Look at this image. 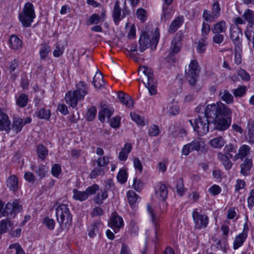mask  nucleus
Wrapping results in <instances>:
<instances>
[{
  "mask_svg": "<svg viewBox=\"0 0 254 254\" xmlns=\"http://www.w3.org/2000/svg\"><path fill=\"white\" fill-rule=\"evenodd\" d=\"M217 157L227 170H230L233 165V163L229 159V157L227 155L218 152L217 153Z\"/></svg>",
  "mask_w": 254,
  "mask_h": 254,
  "instance_id": "393cba45",
  "label": "nucleus"
},
{
  "mask_svg": "<svg viewBox=\"0 0 254 254\" xmlns=\"http://www.w3.org/2000/svg\"><path fill=\"white\" fill-rule=\"evenodd\" d=\"M192 216L195 228L201 229L206 227L208 221V218L206 215L200 214L197 209H195L192 211Z\"/></svg>",
  "mask_w": 254,
  "mask_h": 254,
  "instance_id": "0eeeda50",
  "label": "nucleus"
},
{
  "mask_svg": "<svg viewBox=\"0 0 254 254\" xmlns=\"http://www.w3.org/2000/svg\"><path fill=\"white\" fill-rule=\"evenodd\" d=\"M191 151L195 150L200 153H205L207 151V147L204 142L201 138H197L189 143Z\"/></svg>",
  "mask_w": 254,
  "mask_h": 254,
  "instance_id": "ddd939ff",
  "label": "nucleus"
},
{
  "mask_svg": "<svg viewBox=\"0 0 254 254\" xmlns=\"http://www.w3.org/2000/svg\"><path fill=\"white\" fill-rule=\"evenodd\" d=\"M226 22L224 20H221L213 25L212 31L213 34H218V33L224 34L226 32Z\"/></svg>",
  "mask_w": 254,
  "mask_h": 254,
  "instance_id": "a878e982",
  "label": "nucleus"
},
{
  "mask_svg": "<svg viewBox=\"0 0 254 254\" xmlns=\"http://www.w3.org/2000/svg\"><path fill=\"white\" fill-rule=\"evenodd\" d=\"M108 196V191L106 189L103 190H101L100 192H98L95 196L94 201L97 204H102L103 200L106 199Z\"/></svg>",
  "mask_w": 254,
  "mask_h": 254,
  "instance_id": "72a5a7b5",
  "label": "nucleus"
},
{
  "mask_svg": "<svg viewBox=\"0 0 254 254\" xmlns=\"http://www.w3.org/2000/svg\"><path fill=\"white\" fill-rule=\"evenodd\" d=\"M100 17L97 14H92L87 21L88 25H92L94 24H98L100 21Z\"/></svg>",
  "mask_w": 254,
  "mask_h": 254,
  "instance_id": "052dcab7",
  "label": "nucleus"
},
{
  "mask_svg": "<svg viewBox=\"0 0 254 254\" xmlns=\"http://www.w3.org/2000/svg\"><path fill=\"white\" fill-rule=\"evenodd\" d=\"M34 5L30 2H26L22 11L19 14V19L25 27H30L31 23L35 18Z\"/></svg>",
  "mask_w": 254,
  "mask_h": 254,
  "instance_id": "20e7f679",
  "label": "nucleus"
},
{
  "mask_svg": "<svg viewBox=\"0 0 254 254\" xmlns=\"http://www.w3.org/2000/svg\"><path fill=\"white\" fill-rule=\"evenodd\" d=\"M73 198L75 200L82 201L86 200L88 198L85 191H81L76 189H73Z\"/></svg>",
  "mask_w": 254,
  "mask_h": 254,
  "instance_id": "58836bf2",
  "label": "nucleus"
},
{
  "mask_svg": "<svg viewBox=\"0 0 254 254\" xmlns=\"http://www.w3.org/2000/svg\"><path fill=\"white\" fill-rule=\"evenodd\" d=\"M13 225L12 221L9 218H5L0 221V233L4 234L9 229L12 230Z\"/></svg>",
  "mask_w": 254,
  "mask_h": 254,
  "instance_id": "5701e85b",
  "label": "nucleus"
},
{
  "mask_svg": "<svg viewBox=\"0 0 254 254\" xmlns=\"http://www.w3.org/2000/svg\"><path fill=\"white\" fill-rule=\"evenodd\" d=\"M112 112L109 109H108L107 108H104L99 113V120L101 122H104L105 119V117H107V118L109 119L112 115Z\"/></svg>",
  "mask_w": 254,
  "mask_h": 254,
  "instance_id": "37998d69",
  "label": "nucleus"
},
{
  "mask_svg": "<svg viewBox=\"0 0 254 254\" xmlns=\"http://www.w3.org/2000/svg\"><path fill=\"white\" fill-rule=\"evenodd\" d=\"M136 15L137 18L142 22H144L147 18L146 11L143 8H139L137 10Z\"/></svg>",
  "mask_w": 254,
  "mask_h": 254,
  "instance_id": "338daca9",
  "label": "nucleus"
},
{
  "mask_svg": "<svg viewBox=\"0 0 254 254\" xmlns=\"http://www.w3.org/2000/svg\"><path fill=\"white\" fill-rule=\"evenodd\" d=\"M22 205L19 204V200H15L12 203L8 202L2 211L3 216L10 215L14 217L15 215L21 211Z\"/></svg>",
  "mask_w": 254,
  "mask_h": 254,
  "instance_id": "6e6552de",
  "label": "nucleus"
},
{
  "mask_svg": "<svg viewBox=\"0 0 254 254\" xmlns=\"http://www.w3.org/2000/svg\"><path fill=\"white\" fill-rule=\"evenodd\" d=\"M127 199L130 205L132 207L137 199V195L132 190L128 191L127 194Z\"/></svg>",
  "mask_w": 254,
  "mask_h": 254,
  "instance_id": "09e8293b",
  "label": "nucleus"
},
{
  "mask_svg": "<svg viewBox=\"0 0 254 254\" xmlns=\"http://www.w3.org/2000/svg\"><path fill=\"white\" fill-rule=\"evenodd\" d=\"M32 119L30 117H27L24 119L14 118L12 122V128L16 133L20 132L23 126L31 122Z\"/></svg>",
  "mask_w": 254,
  "mask_h": 254,
  "instance_id": "f8f14e48",
  "label": "nucleus"
},
{
  "mask_svg": "<svg viewBox=\"0 0 254 254\" xmlns=\"http://www.w3.org/2000/svg\"><path fill=\"white\" fill-rule=\"evenodd\" d=\"M243 34L241 28L237 27H231L230 38L235 47L242 46L241 38Z\"/></svg>",
  "mask_w": 254,
  "mask_h": 254,
  "instance_id": "9d476101",
  "label": "nucleus"
},
{
  "mask_svg": "<svg viewBox=\"0 0 254 254\" xmlns=\"http://www.w3.org/2000/svg\"><path fill=\"white\" fill-rule=\"evenodd\" d=\"M198 63L196 60L190 62L188 69L186 70V77L191 86H194L196 81L198 75Z\"/></svg>",
  "mask_w": 254,
  "mask_h": 254,
  "instance_id": "423d86ee",
  "label": "nucleus"
},
{
  "mask_svg": "<svg viewBox=\"0 0 254 254\" xmlns=\"http://www.w3.org/2000/svg\"><path fill=\"white\" fill-rule=\"evenodd\" d=\"M159 133V127L155 125L151 126L148 128V134L150 136H156Z\"/></svg>",
  "mask_w": 254,
  "mask_h": 254,
  "instance_id": "680f3d73",
  "label": "nucleus"
},
{
  "mask_svg": "<svg viewBox=\"0 0 254 254\" xmlns=\"http://www.w3.org/2000/svg\"><path fill=\"white\" fill-rule=\"evenodd\" d=\"M191 125L193 126L194 130L196 131L200 136L206 134L209 131V122L206 116H198L196 118L193 124L191 121H190Z\"/></svg>",
  "mask_w": 254,
  "mask_h": 254,
  "instance_id": "39448f33",
  "label": "nucleus"
},
{
  "mask_svg": "<svg viewBox=\"0 0 254 254\" xmlns=\"http://www.w3.org/2000/svg\"><path fill=\"white\" fill-rule=\"evenodd\" d=\"M130 117L132 120L134 121L137 124L140 126H143L144 125V121L143 118L139 116L138 115L134 113H131Z\"/></svg>",
  "mask_w": 254,
  "mask_h": 254,
  "instance_id": "13d9d810",
  "label": "nucleus"
},
{
  "mask_svg": "<svg viewBox=\"0 0 254 254\" xmlns=\"http://www.w3.org/2000/svg\"><path fill=\"white\" fill-rule=\"evenodd\" d=\"M113 16L116 23H118L121 19V9L120 7L119 1L118 0L115 3L113 12Z\"/></svg>",
  "mask_w": 254,
  "mask_h": 254,
  "instance_id": "f704fd0d",
  "label": "nucleus"
},
{
  "mask_svg": "<svg viewBox=\"0 0 254 254\" xmlns=\"http://www.w3.org/2000/svg\"><path fill=\"white\" fill-rule=\"evenodd\" d=\"M50 51L51 48L48 45L45 44L42 45L40 50V55L41 59L42 60H45Z\"/></svg>",
  "mask_w": 254,
  "mask_h": 254,
  "instance_id": "3c124183",
  "label": "nucleus"
},
{
  "mask_svg": "<svg viewBox=\"0 0 254 254\" xmlns=\"http://www.w3.org/2000/svg\"><path fill=\"white\" fill-rule=\"evenodd\" d=\"M248 129L249 143L253 144L254 143V121L249 120L248 123Z\"/></svg>",
  "mask_w": 254,
  "mask_h": 254,
  "instance_id": "c9c22d12",
  "label": "nucleus"
},
{
  "mask_svg": "<svg viewBox=\"0 0 254 254\" xmlns=\"http://www.w3.org/2000/svg\"><path fill=\"white\" fill-rule=\"evenodd\" d=\"M97 110L95 107H91L86 113V118L88 121H92L95 117Z\"/></svg>",
  "mask_w": 254,
  "mask_h": 254,
  "instance_id": "6e6d98bb",
  "label": "nucleus"
},
{
  "mask_svg": "<svg viewBox=\"0 0 254 254\" xmlns=\"http://www.w3.org/2000/svg\"><path fill=\"white\" fill-rule=\"evenodd\" d=\"M93 163L94 164L96 163L98 167L105 168V167L109 163V158L108 157L106 156L99 157L97 159L93 161Z\"/></svg>",
  "mask_w": 254,
  "mask_h": 254,
  "instance_id": "79ce46f5",
  "label": "nucleus"
},
{
  "mask_svg": "<svg viewBox=\"0 0 254 254\" xmlns=\"http://www.w3.org/2000/svg\"><path fill=\"white\" fill-rule=\"evenodd\" d=\"M43 223L50 230H53L55 227V221L53 219L49 218H45L43 220Z\"/></svg>",
  "mask_w": 254,
  "mask_h": 254,
  "instance_id": "e2e57ef3",
  "label": "nucleus"
},
{
  "mask_svg": "<svg viewBox=\"0 0 254 254\" xmlns=\"http://www.w3.org/2000/svg\"><path fill=\"white\" fill-rule=\"evenodd\" d=\"M37 117L41 119L48 120L50 117V112L49 110L41 108L36 112Z\"/></svg>",
  "mask_w": 254,
  "mask_h": 254,
  "instance_id": "49530a36",
  "label": "nucleus"
},
{
  "mask_svg": "<svg viewBox=\"0 0 254 254\" xmlns=\"http://www.w3.org/2000/svg\"><path fill=\"white\" fill-rule=\"evenodd\" d=\"M184 22V17L179 15L171 23L168 32L170 33H175Z\"/></svg>",
  "mask_w": 254,
  "mask_h": 254,
  "instance_id": "412c9836",
  "label": "nucleus"
},
{
  "mask_svg": "<svg viewBox=\"0 0 254 254\" xmlns=\"http://www.w3.org/2000/svg\"><path fill=\"white\" fill-rule=\"evenodd\" d=\"M224 154L227 155L230 158H233V155L231 153H236L237 148L233 144L230 143L226 145L223 149Z\"/></svg>",
  "mask_w": 254,
  "mask_h": 254,
  "instance_id": "a18cd8bd",
  "label": "nucleus"
},
{
  "mask_svg": "<svg viewBox=\"0 0 254 254\" xmlns=\"http://www.w3.org/2000/svg\"><path fill=\"white\" fill-rule=\"evenodd\" d=\"M62 172L61 166L59 164H55L51 169V173L53 176L58 178Z\"/></svg>",
  "mask_w": 254,
  "mask_h": 254,
  "instance_id": "5fc2aeb1",
  "label": "nucleus"
},
{
  "mask_svg": "<svg viewBox=\"0 0 254 254\" xmlns=\"http://www.w3.org/2000/svg\"><path fill=\"white\" fill-rule=\"evenodd\" d=\"M28 100V95L25 93H21L16 98V105L20 108H24L27 106Z\"/></svg>",
  "mask_w": 254,
  "mask_h": 254,
  "instance_id": "2f4dec72",
  "label": "nucleus"
},
{
  "mask_svg": "<svg viewBox=\"0 0 254 254\" xmlns=\"http://www.w3.org/2000/svg\"><path fill=\"white\" fill-rule=\"evenodd\" d=\"M118 97L120 102L126 105L127 107L130 108L133 107V101L130 96L126 94L122 91H119L118 93Z\"/></svg>",
  "mask_w": 254,
  "mask_h": 254,
  "instance_id": "6ab92c4d",
  "label": "nucleus"
},
{
  "mask_svg": "<svg viewBox=\"0 0 254 254\" xmlns=\"http://www.w3.org/2000/svg\"><path fill=\"white\" fill-rule=\"evenodd\" d=\"M231 114V110L227 106L222 103H217L206 106L204 116L207 119L212 118L214 121L219 116H229Z\"/></svg>",
  "mask_w": 254,
  "mask_h": 254,
  "instance_id": "f03ea898",
  "label": "nucleus"
},
{
  "mask_svg": "<svg viewBox=\"0 0 254 254\" xmlns=\"http://www.w3.org/2000/svg\"><path fill=\"white\" fill-rule=\"evenodd\" d=\"M106 168L98 167L93 169L90 173V176L91 179H95L98 176H103L105 173Z\"/></svg>",
  "mask_w": 254,
  "mask_h": 254,
  "instance_id": "a19ab883",
  "label": "nucleus"
},
{
  "mask_svg": "<svg viewBox=\"0 0 254 254\" xmlns=\"http://www.w3.org/2000/svg\"><path fill=\"white\" fill-rule=\"evenodd\" d=\"M225 143V140L221 136L212 138L209 142V144L213 148H221Z\"/></svg>",
  "mask_w": 254,
  "mask_h": 254,
  "instance_id": "cd10ccee",
  "label": "nucleus"
},
{
  "mask_svg": "<svg viewBox=\"0 0 254 254\" xmlns=\"http://www.w3.org/2000/svg\"><path fill=\"white\" fill-rule=\"evenodd\" d=\"M138 72L140 74H143L147 77V80L153 78L152 70L145 66H141L139 67Z\"/></svg>",
  "mask_w": 254,
  "mask_h": 254,
  "instance_id": "c03bdc74",
  "label": "nucleus"
},
{
  "mask_svg": "<svg viewBox=\"0 0 254 254\" xmlns=\"http://www.w3.org/2000/svg\"><path fill=\"white\" fill-rule=\"evenodd\" d=\"M220 6L218 3V2L216 1L214 2V3L212 5V14L211 16L213 18H218L220 15Z\"/></svg>",
  "mask_w": 254,
  "mask_h": 254,
  "instance_id": "8fccbe9b",
  "label": "nucleus"
},
{
  "mask_svg": "<svg viewBox=\"0 0 254 254\" xmlns=\"http://www.w3.org/2000/svg\"><path fill=\"white\" fill-rule=\"evenodd\" d=\"M117 179L121 184H124L126 182L127 178V174L125 170L122 169L118 173Z\"/></svg>",
  "mask_w": 254,
  "mask_h": 254,
  "instance_id": "864d4df0",
  "label": "nucleus"
},
{
  "mask_svg": "<svg viewBox=\"0 0 254 254\" xmlns=\"http://www.w3.org/2000/svg\"><path fill=\"white\" fill-rule=\"evenodd\" d=\"M11 122L8 115L0 108V130L9 132Z\"/></svg>",
  "mask_w": 254,
  "mask_h": 254,
  "instance_id": "4468645a",
  "label": "nucleus"
},
{
  "mask_svg": "<svg viewBox=\"0 0 254 254\" xmlns=\"http://www.w3.org/2000/svg\"><path fill=\"white\" fill-rule=\"evenodd\" d=\"M246 91L247 89L245 86H241L239 88L234 89L233 93L235 97H242L245 94Z\"/></svg>",
  "mask_w": 254,
  "mask_h": 254,
  "instance_id": "4d7b16f0",
  "label": "nucleus"
},
{
  "mask_svg": "<svg viewBox=\"0 0 254 254\" xmlns=\"http://www.w3.org/2000/svg\"><path fill=\"white\" fill-rule=\"evenodd\" d=\"M248 206L250 209H252L254 206V189L252 190L250 192V195L248 197Z\"/></svg>",
  "mask_w": 254,
  "mask_h": 254,
  "instance_id": "774afa93",
  "label": "nucleus"
},
{
  "mask_svg": "<svg viewBox=\"0 0 254 254\" xmlns=\"http://www.w3.org/2000/svg\"><path fill=\"white\" fill-rule=\"evenodd\" d=\"M219 96L220 99L227 104H232L234 102L233 96L227 90H221L219 92Z\"/></svg>",
  "mask_w": 254,
  "mask_h": 254,
  "instance_id": "c85d7f7f",
  "label": "nucleus"
},
{
  "mask_svg": "<svg viewBox=\"0 0 254 254\" xmlns=\"http://www.w3.org/2000/svg\"><path fill=\"white\" fill-rule=\"evenodd\" d=\"M249 229L246 224L244 225V230L242 233L239 234L235 239L233 243V248L234 250H237L241 246H242L247 238V232Z\"/></svg>",
  "mask_w": 254,
  "mask_h": 254,
  "instance_id": "dca6fc26",
  "label": "nucleus"
},
{
  "mask_svg": "<svg viewBox=\"0 0 254 254\" xmlns=\"http://www.w3.org/2000/svg\"><path fill=\"white\" fill-rule=\"evenodd\" d=\"M250 147L247 145L244 144L241 146L239 149L238 152L234 156L233 160L237 161L238 159L242 160L250 154Z\"/></svg>",
  "mask_w": 254,
  "mask_h": 254,
  "instance_id": "a211bd4d",
  "label": "nucleus"
},
{
  "mask_svg": "<svg viewBox=\"0 0 254 254\" xmlns=\"http://www.w3.org/2000/svg\"><path fill=\"white\" fill-rule=\"evenodd\" d=\"M165 4L163 5V14L162 18L168 19L170 17L171 9L169 8L168 6L172 2L173 0H163Z\"/></svg>",
  "mask_w": 254,
  "mask_h": 254,
  "instance_id": "4c0bfd02",
  "label": "nucleus"
},
{
  "mask_svg": "<svg viewBox=\"0 0 254 254\" xmlns=\"http://www.w3.org/2000/svg\"><path fill=\"white\" fill-rule=\"evenodd\" d=\"M253 167V161L251 159L246 158L240 164V173L244 176H247L250 174Z\"/></svg>",
  "mask_w": 254,
  "mask_h": 254,
  "instance_id": "f3484780",
  "label": "nucleus"
},
{
  "mask_svg": "<svg viewBox=\"0 0 254 254\" xmlns=\"http://www.w3.org/2000/svg\"><path fill=\"white\" fill-rule=\"evenodd\" d=\"M144 84L151 95H155L156 93V84L153 78L148 79L146 84L145 83Z\"/></svg>",
  "mask_w": 254,
  "mask_h": 254,
  "instance_id": "ea45409f",
  "label": "nucleus"
},
{
  "mask_svg": "<svg viewBox=\"0 0 254 254\" xmlns=\"http://www.w3.org/2000/svg\"><path fill=\"white\" fill-rule=\"evenodd\" d=\"M155 192L157 197L162 200H164L168 195V189L165 185L163 184L159 185Z\"/></svg>",
  "mask_w": 254,
  "mask_h": 254,
  "instance_id": "bb28decb",
  "label": "nucleus"
},
{
  "mask_svg": "<svg viewBox=\"0 0 254 254\" xmlns=\"http://www.w3.org/2000/svg\"><path fill=\"white\" fill-rule=\"evenodd\" d=\"M76 89L74 91L84 99L88 93L87 84L84 81H80L76 84Z\"/></svg>",
  "mask_w": 254,
  "mask_h": 254,
  "instance_id": "b1692460",
  "label": "nucleus"
},
{
  "mask_svg": "<svg viewBox=\"0 0 254 254\" xmlns=\"http://www.w3.org/2000/svg\"><path fill=\"white\" fill-rule=\"evenodd\" d=\"M231 118H217L214 120V128L219 130H224L227 129L230 126Z\"/></svg>",
  "mask_w": 254,
  "mask_h": 254,
  "instance_id": "2eb2a0df",
  "label": "nucleus"
},
{
  "mask_svg": "<svg viewBox=\"0 0 254 254\" xmlns=\"http://www.w3.org/2000/svg\"><path fill=\"white\" fill-rule=\"evenodd\" d=\"M98 224L99 222H95L93 223L91 225L90 228L89 229L88 232V235L89 237H93L96 235V233L98 232Z\"/></svg>",
  "mask_w": 254,
  "mask_h": 254,
  "instance_id": "bf43d9fd",
  "label": "nucleus"
},
{
  "mask_svg": "<svg viewBox=\"0 0 254 254\" xmlns=\"http://www.w3.org/2000/svg\"><path fill=\"white\" fill-rule=\"evenodd\" d=\"M36 152L38 157L42 160H45L48 154V150L42 144H39L38 145Z\"/></svg>",
  "mask_w": 254,
  "mask_h": 254,
  "instance_id": "e433bc0d",
  "label": "nucleus"
},
{
  "mask_svg": "<svg viewBox=\"0 0 254 254\" xmlns=\"http://www.w3.org/2000/svg\"><path fill=\"white\" fill-rule=\"evenodd\" d=\"M159 29L157 28L155 29L151 40L150 39L146 32H142L139 40L140 51L141 52L144 51L148 47V45H150L152 49H156L159 40Z\"/></svg>",
  "mask_w": 254,
  "mask_h": 254,
  "instance_id": "7ed1b4c3",
  "label": "nucleus"
},
{
  "mask_svg": "<svg viewBox=\"0 0 254 254\" xmlns=\"http://www.w3.org/2000/svg\"><path fill=\"white\" fill-rule=\"evenodd\" d=\"M99 189V186L97 184H93L91 186L88 187L85 190L87 196L95 194L96 191Z\"/></svg>",
  "mask_w": 254,
  "mask_h": 254,
  "instance_id": "0e129e2a",
  "label": "nucleus"
},
{
  "mask_svg": "<svg viewBox=\"0 0 254 254\" xmlns=\"http://www.w3.org/2000/svg\"><path fill=\"white\" fill-rule=\"evenodd\" d=\"M8 188L12 191L16 190L18 188V180L15 175H11L6 181Z\"/></svg>",
  "mask_w": 254,
  "mask_h": 254,
  "instance_id": "473e14b6",
  "label": "nucleus"
},
{
  "mask_svg": "<svg viewBox=\"0 0 254 254\" xmlns=\"http://www.w3.org/2000/svg\"><path fill=\"white\" fill-rule=\"evenodd\" d=\"M10 47L14 50H18L22 47V41L16 35H12L9 39Z\"/></svg>",
  "mask_w": 254,
  "mask_h": 254,
  "instance_id": "7c9ffc66",
  "label": "nucleus"
},
{
  "mask_svg": "<svg viewBox=\"0 0 254 254\" xmlns=\"http://www.w3.org/2000/svg\"><path fill=\"white\" fill-rule=\"evenodd\" d=\"M93 83L94 87L97 89H101L105 85L103 75L98 70L93 77Z\"/></svg>",
  "mask_w": 254,
  "mask_h": 254,
  "instance_id": "4be33fe9",
  "label": "nucleus"
},
{
  "mask_svg": "<svg viewBox=\"0 0 254 254\" xmlns=\"http://www.w3.org/2000/svg\"><path fill=\"white\" fill-rule=\"evenodd\" d=\"M207 38L204 37L203 38L200 39L198 41L197 46V51L200 53H203L206 50V46H207L206 42Z\"/></svg>",
  "mask_w": 254,
  "mask_h": 254,
  "instance_id": "de8ad7c7",
  "label": "nucleus"
},
{
  "mask_svg": "<svg viewBox=\"0 0 254 254\" xmlns=\"http://www.w3.org/2000/svg\"><path fill=\"white\" fill-rule=\"evenodd\" d=\"M83 99L81 95H79L74 91H68L66 93L65 96V100L66 104L73 108L76 107L78 101Z\"/></svg>",
  "mask_w": 254,
  "mask_h": 254,
  "instance_id": "9b49d317",
  "label": "nucleus"
},
{
  "mask_svg": "<svg viewBox=\"0 0 254 254\" xmlns=\"http://www.w3.org/2000/svg\"><path fill=\"white\" fill-rule=\"evenodd\" d=\"M57 220L60 227L68 229L72 223V215L68 206L66 204H60L56 208Z\"/></svg>",
  "mask_w": 254,
  "mask_h": 254,
  "instance_id": "f257e3e1",
  "label": "nucleus"
},
{
  "mask_svg": "<svg viewBox=\"0 0 254 254\" xmlns=\"http://www.w3.org/2000/svg\"><path fill=\"white\" fill-rule=\"evenodd\" d=\"M109 225L111 227L115 233H117L118 230L123 227L124 221L122 217L120 216L117 212H114L109 222Z\"/></svg>",
  "mask_w": 254,
  "mask_h": 254,
  "instance_id": "1a4fd4ad",
  "label": "nucleus"
},
{
  "mask_svg": "<svg viewBox=\"0 0 254 254\" xmlns=\"http://www.w3.org/2000/svg\"><path fill=\"white\" fill-rule=\"evenodd\" d=\"M235 62L237 64H240L241 63L242 53V46L235 47Z\"/></svg>",
  "mask_w": 254,
  "mask_h": 254,
  "instance_id": "603ef678",
  "label": "nucleus"
},
{
  "mask_svg": "<svg viewBox=\"0 0 254 254\" xmlns=\"http://www.w3.org/2000/svg\"><path fill=\"white\" fill-rule=\"evenodd\" d=\"M179 107L176 105L171 106L167 111V114L169 116H175L179 113Z\"/></svg>",
  "mask_w": 254,
  "mask_h": 254,
  "instance_id": "69168bd1",
  "label": "nucleus"
},
{
  "mask_svg": "<svg viewBox=\"0 0 254 254\" xmlns=\"http://www.w3.org/2000/svg\"><path fill=\"white\" fill-rule=\"evenodd\" d=\"M132 146L130 144L127 143L119 153V158L121 161H126L127 159L128 153L131 151Z\"/></svg>",
  "mask_w": 254,
  "mask_h": 254,
  "instance_id": "c756f323",
  "label": "nucleus"
},
{
  "mask_svg": "<svg viewBox=\"0 0 254 254\" xmlns=\"http://www.w3.org/2000/svg\"><path fill=\"white\" fill-rule=\"evenodd\" d=\"M181 35L176 34L175 38L172 41L170 54L174 55L179 52L181 47Z\"/></svg>",
  "mask_w": 254,
  "mask_h": 254,
  "instance_id": "aec40b11",
  "label": "nucleus"
}]
</instances>
